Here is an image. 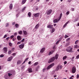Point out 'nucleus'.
I'll use <instances>...</instances> for the list:
<instances>
[{
	"mask_svg": "<svg viewBox=\"0 0 79 79\" xmlns=\"http://www.w3.org/2000/svg\"><path fill=\"white\" fill-rule=\"evenodd\" d=\"M58 54H57L55 55L54 56L52 57L51 58H50L49 60L48 61V63H52V62H53V61H54L55 60V59L56 60H58V58L59 56Z\"/></svg>",
	"mask_w": 79,
	"mask_h": 79,
	"instance_id": "nucleus-1",
	"label": "nucleus"
},
{
	"mask_svg": "<svg viewBox=\"0 0 79 79\" xmlns=\"http://www.w3.org/2000/svg\"><path fill=\"white\" fill-rule=\"evenodd\" d=\"M67 49H66V51L69 53H73L74 52V51H73V48L71 46H69L67 48Z\"/></svg>",
	"mask_w": 79,
	"mask_h": 79,
	"instance_id": "nucleus-2",
	"label": "nucleus"
},
{
	"mask_svg": "<svg viewBox=\"0 0 79 79\" xmlns=\"http://www.w3.org/2000/svg\"><path fill=\"white\" fill-rule=\"evenodd\" d=\"M40 26V23H39L35 25L34 28L33 30V31H34V32H35V31H36L38 29Z\"/></svg>",
	"mask_w": 79,
	"mask_h": 79,
	"instance_id": "nucleus-3",
	"label": "nucleus"
},
{
	"mask_svg": "<svg viewBox=\"0 0 79 79\" xmlns=\"http://www.w3.org/2000/svg\"><path fill=\"white\" fill-rule=\"evenodd\" d=\"M52 9H50L47 10L46 13V15H50L51 13H52Z\"/></svg>",
	"mask_w": 79,
	"mask_h": 79,
	"instance_id": "nucleus-4",
	"label": "nucleus"
},
{
	"mask_svg": "<svg viewBox=\"0 0 79 79\" xmlns=\"http://www.w3.org/2000/svg\"><path fill=\"white\" fill-rule=\"evenodd\" d=\"M55 65V63H52L50 65H49V66H48L47 68V69L48 70V69H50L51 68H52L53 66Z\"/></svg>",
	"mask_w": 79,
	"mask_h": 79,
	"instance_id": "nucleus-5",
	"label": "nucleus"
},
{
	"mask_svg": "<svg viewBox=\"0 0 79 79\" xmlns=\"http://www.w3.org/2000/svg\"><path fill=\"white\" fill-rule=\"evenodd\" d=\"M76 68L75 67H73L72 69V73L74 74L76 73Z\"/></svg>",
	"mask_w": 79,
	"mask_h": 79,
	"instance_id": "nucleus-6",
	"label": "nucleus"
},
{
	"mask_svg": "<svg viewBox=\"0 0 79 79\" xmlns=\"http://www.w3.org/2000/svg\"><path fill=\"white\" fill-rule=\"evenodd\" d=\"M24 44H20L19 46V48H21V49H23V48H24Z\"/></svg>",
	"mask_w": 79,
	"mask_h": 79,
	"instance_id": "nucleus-7",
	"label": "nucleus"
},
{
	"mask_svg": "<svg viewBox=\"0 0 79 79\" xmlns=\"http://www.w3.org/2000/svg\"><path fill=\"white\" fill-rule=\"evenodd\" d=\"M4 53H6L8 51V48L7 47H4L3 48Z\"/></svg>",
	"mask_w": 79,
	"mask_h": 79,
	"instance_id": "nucleus-8",
	"label": "nucleus"
},
{
	"mask_svg": "<svg viewBox=\"0 0 79 79\" xmlns=\"http://www.w3.org/2000/svg\"><path fill=\"white\" fill-rule=\"evenodd\" d=\"M39 15H40V13H38L36 14H35L34 15V16L35 17L37 18V17H39Z\"/></svg>",
	"mask_w": 79,
	"mask_h": 79,
	"instance_id": "nucleus-9",
	"label": "nucleus"
},
{
	"mask_svg": "<svg viewBox=\"0 0 79 79\" xmlns=\"http://www.w3.org/2000/svg\"><path fill=\"white\" fill-rule=\"evenodd\" d=\"M28 73H32V69L31 68H28Z\"/></svg>",
	"mask_w": 79,
	"mask_h": 79,
	"instance_id": "nucleus-10",
	"label": "nucleus"
},
{
	"mask_svg": "<svg viewBox=\"0 0 79 79\" xmlns=\"http://www.w3.org/2000/svg\"><path fill=\"white\" fill-rule=\"evenodd\" d=\"M53 27V25H49L47 26V27L48 28H49V29H52Z\"/></svg>",
	"mask_w": 79,
	"mask_h": 79,
	"instance_id": "nucleus-11",
	"label": "nucleus"
},
{
	"mask_svg": "<svg viewBox=\"0 0 79 79\" xmlns=\"http://www.w3.org/2000/svg\"><path fill=\"white\" fill-rule=\"evenodd\" d=\"M13 59V57L11 56L9 57L7 59V60L8 61H11Z\"/></svg>",
	"mask_w": 79,
	"mask_h": 79,
	"instance_id": "nucleus-12",
	"label": "nucleus"
},
{
	"mask_svg": "<svg viewBox=\"0 0 79 79\" xmlns=\"http://www.w3.org/2000/svg\"><path fill=\"white\" fill-rule=\"evenodd\" d=\"M45 48H42L40 51V53H43V52H44V51H45Z\"/></svg>",
	"mask_w": 79,
	"mask_h": 79,
	"instance_id": "nucleus-13",
	"label": "nucleus"
},
{
	"mask_svg": "<svg viewBox=\"0 0 79 79\" xmlns=\"http://www.w3.org/2000/svg\"><path fill=\"white\" fill-rule=\"evenodd\" d=\"M59 69H60V65L57 66L56 69V71H58Z\"/></svg>",
	"mask_w": 79,
	"mask_h": 79,
	"instance_id": "nucleus-14",
	"label": "nucleus"
},
{
	"mask_svg": "<svg viewBox=\"0 0 79 79\" xmlns=\"http://www.w3.org/2000/svg\"><path fill=\"white\" fill-rule=\"evenodd\" d=\"M17 39L18 40H21V37L20 36H18L17 37Z\"/></svg>",
	"mask_w": 79,
	"mask_h": 79,
	"instance_id": "nucleus-15",
	"label": "nucleus"
},
{
	"mask_svg": "<svg viewBox=\"0 0 79 79\" xmlns=\"http://www.w3.org/2000/svg\"><path fill=\"white\" fill-rule=\"evenodd\" d=\"M23 32L24 35H27V32L25 30H23Z\"/></svg>",
	"mask_w": 79,
	"mask_h": 79,
	"instance_id": "nucleus-16",
	"label": "nucleus"
},
{
	"mask_svg": "<svg viewBox=\"0 0 79 79\" xmlns=\"http://www.w3.org/2000/svg\"><path fill=\"white\" fill-rule=\"evenodd\" d=\"M68 23H69V21H68L66 23H65V24L63 26V27L64 28V27H66V25H67V24H68Z\"/></svg>",
	"mask_w": 79,
	"mask_h": 79,
	"instance_id": "nucleus-17",
	"label": "nucleus"
},
{
	"mask_svg": "<svg viewBox=\"0 0 79 79\" xmlns=\"http://www.w3.org/2000/svg\"><path fill=\"white\" fill-rule=\"evenodd\" d=\"M58 19H55L53 21V22L54 23H57V22H58Z\"/></svg>",
	"mask_w": 79,
	"mask_h": 79,
	"instance_id": "nucleus-18",
	"label": "nucleus"
},
{
	"mask_svg": "<svg viewBox=\"0 0 79 79\" xmlns=\"http://www.w3.org/2000/svg\"><path fill=\"white\" fill-rule=\"evenodd\" d=\"M69 44H70V42H68L65 45V46L66 47H68V46H69Z\"/></svg>",
	"mask_w": 79,
	"mask_h": 79,
	"instance_id": "nucleus-19",
	"label": "nucleus"
},
{
	"mask_svg": "<svg viewBox=\"0 0 79 79\" xmlns=\"http://www.w3.org/2000/svg\"><path fill=\"white\" fill-rule=\"evenodd\" d=\"M9 8L10 10H12V8H13V4H10V6H9Z\"/></svg>",
	"mask_w": 79,
	"mask_h": 79,
	"instance_id": "nucleus-20",
	"label": "nucleus"
},
{
	"mask_svg": "<svg viewBox=\"0 0 79 79\" xmlns=\"http://www.w3.org/2000/svg\"><path fill=\"white\" fill-rule=\"evenodd\" d=\"M22 62H21V60H19L17 62V64H21Z\"/></svg>",
	"mask_w": 79,
	"mask_h": 79,
	"instance_id": "nucleus-21",
	"label": "nucleus"
},
{
	"mask_svg": "<svg viewBox=\"0 0 79 79\" xmlns=\"http://www.w3.org/2000/svg\"><path fill=\"white\" fill-rule=\"evenodd\" d=\"M61 16H62V13H61L60 15V17H59V18L58 19V21H60L61 18Z\"/></svg>",
	"mask_w": 79,
	"mask_h": 79,
	"instance_id": "nucleus-22",
	"label": "nucleus"
},
{
	"mask_svg": "<svg viewBox=\"0 0 79 79\" xmlns=\"http://www.w3.org/2000/svg\"><path fill=\"white\" fill-rule=\"evenodd\" d=\"M28 59H29V58H26L25 59V60L23 62L22 64H24V63H25V62H26V61H27Z\"/></svg>",
	"mask_w": 79,
	"mask_h": 79,
	"instance_id": "nucleus-23",
	"label": "nucleus"
},
{
	"mask_svg": "<svg viewBox=\"0 0 79 79\" xmlns=\"http://www.w3.org/2000/svg\"><path fill=\"white\" fill-rule=\"evenodd\" d=\"M26 2V0H23L22 2V4H24Z\"/></svg>",
	"mask_w": 79,
	"mask_h": 79,
	"instance_id": "nucleus-24",
	"label": "nucleus"
},
{
	"mask_svg": "<svg viewBox=\"0 0 79 79\" xmlns=\"http://www.w3.org/2000/svg\"><path fill=\"white\" fill-rule=\"evenodd\" d=\"M12 53V51L11 50H9L8 52V55H11Z\"/></svg>",
	"mask_w": 79,
	"mask_h": 79,
	"instance_id": "nucleus-25",
	"label": "nucleus"
},
{
	"mask_svg": "<svg viewBox=\"0 0 79 79\" xmlns=\"http://www.w3.org/2000/svg\"><path fill=\"white\" fill-rule=\"evenodd\" d=\"M70 39H71L70 38H68L66 40V42H69V41H70Z\"/></svg>",
	"mask_w": 79,
	"mask_h": 79,
	"instance_id": "nucleus-26",
	"label": "nucleus"
},
{
	"mask_svg": "<svg viewBox=\"0 0 79 79\" xmlns=\"http://www.w3.org/2000/svg\"><path fill=\"white\" fill-rule=\"evenodd\" d=\"M38 64H39V62H35L34 64V66H37V65H38Z\"/></svg>",
	"mask_w": 79,
	"mask_h": 79,
	"instance_id": "nucleus-27",
	"label": "nucleus"
},
{
	"mask_svg": "<svg viewBox=\"0 0 79 79\" xmlns=\"http://www.w3.org/2000/svg\"><path fill=\"white\" fill-rule=\"evenodd\" d=\"M26 7H24L22 10V12H24V11L26 9Z\"/></svg>",
	"mask_w": 79,
	"mask_h": 79,
	"instance_id": "nucleus-28",
	"label": "nucleus"
},
{
	"mask_svg": "<svg viewBox=\"0 0 79 79\" xmlns=\"http://www.w3.org/2000/svg\"><path fill=\"white\" fill-rule=\"evenodd\" d=\"M55 28H52V33H53L55 32Z\"/></svg>",
	"mask_w": 79,
	"mask_h": 79,
	"instance_id": "nucleus-29",
	"label": "nucleus"
},
{
	"mask_svg": "<svg viewBox=\"0 0 79 79\" xmlns=\"http://www.w3.org/2000/svg\"><path fill=\"white\" fill-rule=\"evenodd\" d=\"M31 13L30 12H29L28 14V16L29 17H30V16H31Z\"/></svg>",
	"mask_w": 79,
	"mask_h": 79,
	"instance_id": "nucleus-30",
	"label": "nucleus"
},
{
	"mask_svg": "<svg viewBox=\"0 0 79 79\" xmlns=\"http://www.w3.org/2000/svg\"><path fill=\"white\" fill-rule=\"evenodd\" d=\"M67 58V56H64V57H63V60H65Z\"/></svg>",
	"mask_w": 79,
	"mask_h": 79,
	"instance_id": "nucleus-31",
	"label": "nucleus"
},
{
	"mask_svg": "<svg viewBox=\"0 0 79 79\" xmlns=\"http://www.w3.org/2000/svg\"><path fill=\"white\" fill-rule=\"evenodd\" d=\"M52 53H53L51 51H50L49 52L48 55H52Z\"/></svg>",
	"mask_w": 79,
	"mask_h": 79,
	"instance_id": "nucleus-32",
	"label": "nucleus"
},
{
	"mask_svg": "<svg viewBox=\"0 0 79 79\" xmlns=\"http://www.w3.org/2000/svg\"><path fill=\"white\" fill-rule=\"evenodd\" d=\"M22 33H23V32H22V31H20L19 32V34L20 35H21Z\"/></svg>",
	"mask_w": 79,
	"mask_h": 79,
	"instance_id": "nucleus-33",
	"label": "nucleus"
},
{
	"mask_svg": "<svg viewBox=\"0 0 79 79\" xmlns=\"http://www.w3.org/2000/svg\"><path fill=\"white\" fill-rule=\"evenodd\" d=\"M15 26L16 27H19V25L18 24H16L15 25Z\"/></svg>",
	"mask_w": 79,
	"mask_h": 79,
	"instance_id": "nucleus-34",
	"label": "nucleus"
},
{
	"mask_svg": "<svg viewBox=\"0 0 79 79\" xmlns=\"http://www.w3.org/2000/svg\"><path fill=\"white\" fill-rule=\"evenodd\" d=\"M60 42V40H59L58 41H57L56 43V45H58V44H59V43Z\"/></svg>",
	"mask_w": 79,
	"mask_h": 79,
	"instance_id": "nucleus-35",
	"label": "nucleus"
},
{
	"mask_svg": "<svg viewBox=\"0 0 79 79\" xmlns=\"http://www.w3.org/2000/svg\"><path fill=\"white\" fill-rule=\"evenodd\" d=\"M16 55V53H14L12 54V55H13V56H15Z\"/></svg>",
	"mask_w": 79,
	"mask_h": 79,
	"instance_id": "nucleus-36",
	"label": "nucleus"
},
{
	"mask_svg": "<svg viewBox=\"0 0 79 79\" xmlns=\"http://www.w3.org/2000/svg\"><path fill=\"white\" fill-rule=\"evenodd\" d=\"M15 36H14V35H11V36H10V39H13V37H14Z\"/></svg>",
	"mask_w": 79,
	"mask_h": 79,
	"instance_id": "nucleus-37",
	"label": "nucleus"
},
{
	"mask_svg": "<svg viewBox=\"0 0 79 79\" xmlns=\"http://www.w3.org/2000/svg\"><path fill=\"white\" fill-rule=\"evenodd\" d=\"M56 45H55L52 48L53 49H55L56 48Z\"/></svg>",
	"mask_w": 79,
	"mask_h": 79,
	"instance_id": "nucleus-38",
	"label": "nucleus"
},
{
	"mask_svg": "<svg viewBox=\"0 0 79 79\" xmlns=\"http://www.w3.org/2000/svg\"><path fill=\"white\" fill-rule=\"evenodd\" d=\"M0 56L1 58H2V57H3L4 56V55L1 54L0 55Z\"/></svg>",
	"mask_w": 79,
	"mask_h": 79,
	"instance_id": "nucleus-39",
	"label": "nucleus"
},
{
	"mask_svg": "<svg viewBox=\"0 0 79 79\" xmlns=\"http://www.w3.org/2000/svg\"><path fill=\"white\" fill-rule=\"evenodd\" d=\"M67 37H69V36L67 35H65L64 36V38H65V39H66Z\"/></svg>",
	"mask_w": 79,
	"mask_h": 79,
	"instance_id": "nucleus-40",
	"label": "nucleus"
},
{
	"mask_svg": "<svg viewBox=\"0 0 79 79\" xmlns=\"http://www.w3.org/2000/svg\"><path fill=\"white\" fill-rule=\"evenodd\" d=\"M46 70V69L44 68L43 69V72H45V70Z\"/></svg>",
	"mask_w": 79,
	"mask_h": 79,
	"instance_id": "nucleus-41",
	"label": "nucleus"
},
{
	"mask_svg": "<svg viewBox=\"0 0 79 79\" xmlns=\"http://www.w3.org/2000/svg\"><path fill=\"white\" fill-rule=\"evenodd\" d=\"M9 45L10 46H11L12 45V44H11V43H9Z\"/></svg>",
	"mask_w": 79,
	"mask_h": 79,
	"instance_id": "nucleus-42",
	"label": "nucleus"
},
{
	"mask_svg": "<svg viewBox=\"0 0 79 79\" xmlns=\"http://www.w3.org/2000/svg\"><path fill=\"white\" fill-rule=\"evenodd\" d=\"M7 37V35H5L4 36V38H6Z\"/></svg>",
	"mask_w": 79,
	"mask_h": 79,
	"instance_id": "nucleus-43",
	"label": "nucleus"
},
{
	"mask_svg": "<svg viewBox=\"0 0 79 79\" xmlns=\"http://www.w3.org/2000/svg\"><path fill=\"white\" fill-rule=\"evenodd\" d=\"M21 44V41L20 42H18L17 43V45H19Z\"/></svg>",
	"mask_w": 79,
	"mask_h": 79,
	"instance_id": "nucleus-44",
	"label": "nucleus"
},
{
	"mask_svg": "<svg viewBox=\"0 0 79 79\" xmlns=\"http://www.w3.org/2000/svg\"><path fill=\"white\" fill-rule=\"evenodd\" d=\"M21 42H23L24 41V39H23V40L21 41Z\"/></svg>",
	"mask_w": 79,
	"mask_h": 79,
	"instance_id": "nucleus-45",
	"label": "nucleus"
},
{
	"mask_svg": "<svg viewBox=\"0 0 79 79\" xmlns=\"http://www.w3.org/2000/svg\"><path fill=\"white\" fill-rule=\"evenodd\" d=\"M71 10H72V11H74V8H71Z\"/></svg>",
	"mask_w": 79,
	"mask_h": 79,
	"instance_id": "nucleus-46",
	"label": "nucleus"
},
{
	"mask_svg": "<svg viewBox=\"0 0 79 79\" xmlns=\"http://www.w3.org/2000/svg\"><path fill=\"white\" fill-rule=\"evenodd\" d=\"M77 58V59H79V55H78L77 56H76Z\"/></svg>",
	"mask_w": 79,
	"mask_h": 79,
	"instance_id": "nucleus-47",
	"label": "nucleus"
},
{
	"mask_svg": "<svg viewBox=\"0 0 79 79\" xmlns=\"http://www.w3.org/2000/svg\"><path fill=\"white\" fill-rule=\"evenodd\" d=\"M10 37H8L7 38H6L7 40H9V39H10Z\"/></svg>",
	"mask_w": 79,
	"mask_h": 79,
	"instance_id": "nucleus-48",
	"label": "nucleus"
},
{
	"mask_svg": "<svg viewBox=\"0 0 79 79\" xmlns=\"http://www.w3.org/2000/svg\"><path fill=\"white\" fill-rule=\"evenodd\" d=\"M8 74L9 76H10H10H11L12 75V74H11L10 73H8Z\"/></svg>",
	"mask_w": 79,
	"mask_h": 79,
	"instance_id": "nucleus-49",
	"label": "nucleus"
},
{
	"mask_svg": "<svg viewBox=\"0 0 79 79\" xmlns=\"http://www.w3.org/2000/svg\"><path fill=\"white\" fill-rule=\"evenodd\" d=\"M69 11H67L66 13V15H69Z\"/></svg>",
	"mask_w": 79,
	"mask_h": 79,
	"instance_id": "nucleus-50",
	"label": "nucleus"
},
{
	"mask_svg": "<svg viewBox=\"0 0 79 79\" xmlns=\"http://www.w3.org/2000/svg\"><path fill=\"white\" fill-rule=\"evenodd\" d=\"M8 26H9V24H8V23H7L6 25V27H8Z\"/></svg>",
	"mask_w": 79,
	"mask_h": 79,
	"instance_id": "nucleus-51",
	"label": "nucleus"
},
{
	"mask_svg": "<svg viewBox=\"0 0 79 79\" xmlns=\"http://www.w3.org/2000/svg\"><path fill=\"white\" fill-rule=\"evenodd\" d=\"M15 39H16V38H13L12 39L13 41H15Z\"/></svg>",
	"mask_w": 79,
	"mask_h": 79,
	"instance_id": "nucleus-52",
	"label": "nucleus"
},
{
	"mask_svg": "<svg viewBox=\"0 0 79 79\" xmlns=\"http://www.w3.org/2000/svg\"><path fill=\"white\" fill-rule=\"evenodd\" d=\"M12 50V51H14V50H15V48H12L11 49Z\"/></svg>",
	"mask_w": 79,
	"mask_h": 79,
	"instance_id": "nucleus-53",
	"label": "nucleus"
},
{
	"mask_svg": "<svg viewBox=\"0 0 79 79\" xmlns=\"http://www.w3.org/2000/svg\"><path fill=\"white\" fill-rule=\"evenodd\" d=\"M67 61H65L64 62V64H67Z\"/></svg>",
	"mask_w": 79,
	"mask_h": 79,
	"instance_id": "nucleus-54",
	"label": "nucleus"
},
{
	"mask_svg": "<svg viewBox=\"0 0 79 79\" xmlns=\"http://www.w3.org/2000/svg\"><path fill=\"white\" fill-rule=\"evenodd\" d=\"M77 42H78V41L77 40L75 42V44H77Z\"/></svg>",
	"mask_w": 79,
	"mask_h": 79,
	"instance_id": "nucleus-55",
	"label": "nucleus"
},
{
	"mask_svg": "<svg viewBox=\"0 0 79 79\" xmlns=\"http://www.w3.org/2000/svg\"><path fill=\"white\" fill-rule=\"evenodd\" d=\"M62 67H63V66L62 65H60V69H62Z\"/></svg>",
	"mask_w": 79,
	"mask_h": 79,
	"instance_id": "nucleus-56",
	"label": "nucleus"
},
{
	"mask_svg": "<svg viewBox=\"0 0 79 79\" xmlns=\"http://www.w3.org/2000/svg\"><path fill=\"white\" fill-rule=\"evenodd\" d=\"M51 52H52L53 53V52H55V49H53L52 50Z\"/></svg>",
	"mask_w": 79,
	"mask_h": 79,
	"instance_id": "nucleus-57",
	"label": "nucleus"
},
{
	"mask_svg": "<svg viewBox=\"0 0 79 79\" xmlns=\"http://www.w3.org/2000/svg\"><path fill=\"white\" fill-rule=\"evenodd\" d=\"M77 21V19H76L74 20V22H76Z\"/></svg>",
	"mask_w": 79,
	"mask_h": 79,
	"instance_id": "nucleus-58",
	"label": "nucleus"
},
{
	"mask_svg": "<svg viewBox=\"0 0 79 79\" xmlns=\"http://www.w3.org/2000/svg\"><path fill=\"white\" fill-rule=\"evenodd\" d=\"M79 78V75L77 74V78Z\"/></svg>",
	"mask_w": 79,
	"mask_h": 79,
	"instance_id": "nucleus-59",
	"label": "nucleus"
},
{
	"mask_svg": "<svg viewBox=\"0 0 79 79\" xmlns=\"http://www.w3.org/2000/svg\"><path fill=\"white\" fill-rule=\"evenodd\" d=\"M71 1H72V0H68V2H71Z\"/></svg>",
	"mask_w": 79,
	"mask_h": 79,
	"instance_id": "nucleus-60",
	"label": "nucleus"
},
{
	"mask_svg": "<svg viewBox=\"0 0 79 79\" xmlns=\"http://www.w3.org/2000/svg\"><path fill=\"white\" fill-rule=\"evenodd\" d=\"M25 67V66H23L22 67V69H23V68H24Z\"/></svg>",
	"mask_w": 79,
	"mask_h": 79,
	"instance_id": "nucleus-61",
	"label": "nucleus"
},
{
	"mask_svg": "<svg viewBox=\"0 0 79 79\" xmlns=\"http://www.w3.org/2000/svg\"><path fill=\"white\" fill-rule=\"evenodd\" d=\"M56 26V24L55 23L54 24V27Z\"/></svg>",
	"mask_w": 79,
	"mask_h": 79,
	"instance_id": "nucleus-62",
	"label": "nucleus"
},
{
	"mask_svg": "<svg viewBox=\"0 0 79 79\" xmlns=\"http://www.w3.org/2000/svg\"><path fill=\"white\" fill-rule=\"evenodd\" d=\"M14 35H17V33H14Z\"/></svg>",
	"mask_w": 79,
	"mask_h": 79,
	"instance_id": "nucleus-63",
	"label": "nucleus"
},
{
	"mask_svg": "<svg viewBox=\"0 0 79 79\" xmlns=\"http://www.w3.org/2000/svg\"><path fill=\"white\" fill-rule=\"evenodd\" d=\"M31 61H29L28 62V64H31Z\"/></svg>",
	"mask_w": 79,
	"mask_h": 79,
	"instance_id": "nucleus-64",
	"label": "nucleus"
}]
</instances>
